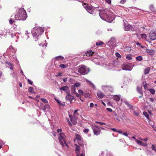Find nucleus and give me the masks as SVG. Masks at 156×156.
Instances as JSON below:
<instances>
[{"instance_id": "14", "label": "nucleus", "mask_w": 156, "mask_h": 156, "mask_svg": "<svg viewBox=\"0 0 156 156\" xmlns=\"http://www.w3.org/2000/svg\"><path fill=\"white\" fill-rule=\"evenodd\" d=\"M67 95L66 97V99L70 101V103H72V100L74 99L73 97L70 95L69 93L67 94Z\"/></svg>"}, {"instance_id": "60", "label": "nucleus", "mask_w": 156, "mask_h": 156, "mask_svg": "<svg viewBox=\"0 0 156 156\" xmlns=\"http://www.w3.org/2000/svg\"><path fill=\"white\" fill-rule=\"evenodd\" d=\"M134 114L136 116H138L139 115V114L138 112H134Z\"/></svg>"}, {"instance_id": "7", "label": "nucleus", "mask_w": 156, "mask_h": 156, "mask_svg": "<svg viewBox=\"0 0 156 156\" xmlns=\"http://www.w3.org/2000/svg\"><path fill=\"white\" fill-rule=\"evenodd\" d=\"M102 89L105 92L110 91L112 92L113 88L110 85H104L101 86Z\"/></svg>"}, {"instance_id": "38", "label": "nucleus", "mask_w": 156, "mask_h": 156, "mask_svg": "<svg viewBox=\"0 0 156 156\" xmlns=\"http://www.w3.org/2000/svg\"><path fill=\"white\" fill-rule=\"evenodd\" d=\"M141 37L143 39H146L147 37V36L145 34H142L141 35Z\"/></svg>"}, {"instance_id": "9", "label": "nucleus", "mask_w": 156, "mask_h": 156, "mask_svg": "<svg viewBox=\"0 0 156 156\" xmlns=\"http://www.w3.org/2000/svg\"><path fill=\"white\" fill-rule=\"evenodd\" d=\"M122 66L123 70L130 71L133 68L130 64L129 63H123Z\"/></svg>"}, {"instance_id": "40", "label": "nucleus", "mask_w": 156, "mask_h": 156, "mask_svg": "<svg viewBox=\"0 0 156 156\" xmlns=\"http://www.w3.org/2000/svg\"><path fill=\"white\" fill-rule=\"evenodd\" d=\"M80 85V84L79 83H76L74 84L73 86V87H79Z\"/></svg>"}, {"instance_id": "5", "label": "nucleus", "mask_w": 156, "mask_h": 156, "mask_svg": "<svg viewBox=\"0 0 156 156\" xmlns=\"http://www.w3.org/2000/svg\"><path fill=\"white\" fill-rule=\"evenodd\" d=\"M83 6L87 11L91 14H93L95 10V8L93 6L89 5H86V3H84Z\"/></svg>"}, {"instance_id": "21", "label": "nucleus", "mask_w": 156, "mask_h": 156, "mask_svg": "<svg viewBox=\"0 0 156 156\" xmlns=\"http://www.w3.org/2000/svg\"><path fill=\"white\" fill-rule=\"evenodd\" d=\"M94 52L92 51L91 50H90L85 53L86 55L88 56H91L94 53Z\"/></svg>"}, {"instance_id": "25", "label": "nucleus", "mask_w": 156, "mask_h": 156, "mask_svg": "<svg viewBox=\"0 0 156 156\" xmlns=\"http://www.w3.org/2000/svg\"><path fill=\"white\" fill-rule=\"evenodd\" d=\"M150 70V68L147 67L144 70V74H147L149 73Z\"/></svg>"}, {"instance_id": "15", "label": "nucleus", "mask_w": 156, "mask_h": 156, "mask_svg": "<svg viewBox=\"0 0 156 156\" xmlns=\"http://www.w3.org/2000/svg\"><path fill=\"white\" fill-rule=\"evenodd\" d=\"M69 117L70 118V119L71 122L73 124H76L77 123V121L76 120V117L75 118L73 117L72 115H69Z\"/></svg>"}, {"instance_id": "19", "label": "nucleus", "mask_w": 156, "mask_h": 156, "mask_svg": "<svg viewBox=\"0 0 156 156\" xmlns=\"http://www.w3.org/2000/svg\"><path fill=\"white\" fill-rule=\"evenodd\" d=\"M97 95L99 98H102L104 96V94L101 91H99L97 93Z\"/></svg>"}, {"instance_id": "16", "label": "nucleus", "mask_w": 156, "mask_h": 156, "mask_svg": "<svg viewBox=\"0 0 156 156\" xmlns=\"http://www.w3.org/2000/svg\"><path fill=\"white\" fill-rule=\"evenodd\" d=\"M136 141L137 144L142 146H146L147 145L146 143H144L143 142L138 140H136Z\"/></svg>"}, {"instance_id": "39", "label": "nucleus", "mask_w": 156, "mask_h": 156, "mask_svg": "<svg viewBox=\"0 0 156 156\" xmlns=\"http://www.w3.org/2000/svg\"><path fill=\"white\" fill-rule=\"evenodd\" d=\"M152 149L156 152V146L154 144H152L151 147Z\"/></svg>"}, {"instance_id": "55", "label": "nucleus", "mask_w": 156, "mask_h": 156, "mask_svg": "<svg viewBox=\"0 0 156 156\" xmlns=\"http://www.w3.org/2000/svg\"><path fill=\"white\" fill-rule=\"evenodd\" d=\"M136 44L137 45V46H140V47L141 48H143V47L142 46H141L140 45V44L138 42H136Z\"/></svg>"}, {"instance_id": "41", "label": "nucleus", "mask_w": 156, "mask_h": 156, "mask_svg": "<svg viewBox=\"0 0 156 156\" xmlns=\"http://www.w3.org/2000/svg\"><path fill=\"white\" fill-rule=\"evenodd\" d=\"M144 115L147 119L149 118V115L146 112H143Z\"/></svg>"}, {"instance_id": "12", "label": "nucleus", "mask_w": 156, "mask_h": 156, "mask_svg": "<svg viewBox=\"0 0 156 156\" xmlns=\"http://www.w3.org/2000/svg\"><path fill=\"white\" fill-rule=\"evenodd\" d=\"M149 37L151 40H154L156 39V33L151 31L149 34Z\"/></svg>"}, {"instance_id": "42", "label": "nucleus", "mask_w": 156, "mask_h": 156, "mask_svg": "<svg viewBox=\"0 0 156 156\" xmlns=\"http://www.w3.org/2000/svg\"><path fill=\"white\" fill-rule=\"evenodd\" d=\"M86 81L89 84L91 85L93 87H95L94 85L91 82L88 80H86Z\"/></svg>"}, {"instance_id": "3", "label": "nucleus", "mask_w": 156, "mask_h": 156, "mask_svg": "<svg viewBox=\"0 0 156 156\" xmlns=\"http://www.w3.org/2000/svg\"><path fill=\"white\" fill-rule=\"evenodd\" d=\"M44 30L41 27H34L32 30L31 32L34 37H38L43 32Z\"/></svg>"}, {"instance_id": "48", "label": "nucleus", "mask_w": 156, "mask_h": 156, "mask_svg": "<svg viewBox=\"0 0 156 156\" xmlns=\"http://www.w3.org/2000/svg\"><path fill=\"white\" fill-rule=\"evenodd\" d=\"M126 2V0H121L120 2V3L124 4Z\"/></svg>"}, {"instance_id": "33", "label": "nucleus", "mask_w": 156, "mask_h": 156, "mask_svg": "<svg viewBox=\"0 0 156 156\" xmlns=\"http://www.w3.org/2000/svg\"><path fill=\"white\" fill-rule=\"evenodd\" d=\"M41 100L44 103H48V101L46 99L44 98H41Z\"/></svg>"}, {"instance_id": "58", "label": "nucleus", "mask_w": 156, "mask_h": 156, "mask_svg": "<svg viewBox=\"0 0 156 156\" xmlns=\"http://www.w3.org/2000/svg\"><path fill=\"white\" fill-rule=\"evenodd\" d=\"M150 101L151 102H154V100L152 98H150Z\"/></svg>"}, {"instance_id": "50", "label": "nucleus", "mask_w": 156, "mask_h": 156, "mask_svg": "<svg viewBox=\"0 0 156 156\" xmlns=\"http://www.w3.org/2000/svg\"><path fill=\"white\" fill-rule=\"evenodd\" d=\"M122 134L126 136H127L129 135V134L127 133V132L123 133Z\"/></svg>"}, {"instance_id": "11", "label": "nucleus", "mask_w": 156, "mask_h": 156, "mask_svg": "<svg viewBox=\"0 0 156 156\" xmlns=\"http://www.w3.org/2000/svg\"><path fill=\"white\" fill-rule=\"evenodd\" d=\"M124 29L125 31H133L134 29L133 27L128 23H124Z\"/></svg>"}, {"instance_id": "56", "label": "nucleus", "mask_w": 156, "mask_h": 156, "mask_svg": "<svg viewBox=\"0 0 156 156\" xmlns=\"http://www.w3.org/2000/svg\"><path fill=\"white\" fill-rule=\"evenodd\" d=\"M98 123L101 126L105 125V123L103 122H98Z\"/></svg>"}, {"instance_id": "24", "label": "nucleus", "mask_w": 156, "mask_h": 156, "mask_svg": "<svg viewBox=\"0 0 156 156\" xmlns=\"http://www.w3.org/2000/svg\"><path fill=\"white\" fill-rule=\"evenodd\" d=\"M28 91L32 93L35 94V92L34 91L33 88L32 87H30L28 88Z\"/></svg>"}, {"instance_id": "46", "label": "nucleus", "mask_w": 156, "mask_h": 156, "mask_svg": "<svg viewBox=\"0 0 156 156\" xmlns=\"http://www.w3.org/2000/svg\"><path fill=\"white\" fill-rule=\"evenodd\" d=\"M115 55L116 56L119 58H121V56L120 54L118 52H116L115 53Z\"/></svg>"}, {"instance_id": "26", "label": "nucleus", "mask_w": 156, "mask_h": 156, "mask_svg": "<svg viewBox=\"0 0 156 156\" xmlns=\"http://www.w3.org/2000/svg\"><path fill=\"white\" fill-rule=\"evenodd\" d=\"M67 66H68V65H66V64L65 65V64H62L60 65H59V67H60L61 68H62V69L66 68L67 67Z\"/></svg>"}, {"instance_id": "36", "label": "nucleus", "mask_w": 156, "mask_h": 156, "mask_svg": "<svg viewBox=\"0 0 156 156\" xmlns=\"http://www.w3.org/2000/svg\"><path fill=\"white\" fill-rule=\"evenodd\" d=\"M126 58L127 59L129 60H131L132 59V58L131 55H128L126 57Z\"/></svg>"}, {"instance_id": "62", "label": "nucleus", "mask_w": 156, "mask_h": 156, "mask_svg": "<svg viewBox=\"0 0 156 156\" xmlns=\"http://www.w3.org/2000/svg\"><path fill=\"white\" fill-rule=\"evenodd\" d=\"M63 80L64 82H66L67 81V79L66 78H65L63 79Z\"/></svg>"}, {"instance_id": "61", "label": "nucleus", "mask_w": 156, "mask_h": 156, "mask_svg": "<svg viewBox=\"0 0 156 156\" xmlns=\"http://www.w3.org/2000/svg\"><path fill=\"white\" fill-rule=\"evenodd\" d=\"M2 141L0 140V149L2 147Z\"/></svg>"}, {"instance_id": "34", "label": "nucleus", "mask_w": 156, "mask_h": 156, "mask_svg": "<svg viewBox=\"0 0 156 156\" xmlns=\"http://www.w3.org/2000/svg\"><path fill=\"white\" fill-rule=\"evenodd\" d=\"M103 42L102 41H98L96 42V45L97 46L101 45L103 44Z\"/></svg>"}, {"instance_id": "31", "label": "nucleus", "mask_w": 156, "mask_h": 156, "mask_svg": "<svg viewBox=\"0 0 156 156\" xmlns=\"http://www.w3.org/2000/svg\"><path fill=\"white\" fill-rule=\"evenodd\" d=\"M149 91L150 93L152 94H154L155 93V90L154 89H151L149 90Z\"/></svg>"}, {"instance_id": "49", "label": "nucleus", "mask_w": 156, "mask_h": 156, "mask_svg": "<svg viewBox=\"0 0 156 156\" xmlns=\"http://www.w3.org/2000/svg\"><path fill=\"white\" fill-rule=\"evenodd\" d=\"M27 81L28 83L31 85H32L33 83L29 79H28Z\"/></svg>"}, {"instance_id": "29", "label": "nucleus", "mask_w": 156, "mask_h": 156, "mask_svg": "<svg viewBox=\"0 0 156 156\" xmlns=\"http://www.w3.org/2000/svg\"><path fill=\"white\" fill-rule=\"evenodd\" d=\"M136 59L137 61H141L142 60L143 58L141 56H138L136 57Z\"/></svg>"}, {"instance_id": "37", "label": "nucleus", "mask_w": 156, "mask_h": 156, "mask_svg": "<svg viewBox=\"0 0 156 156\" xmlns=\"http://www.w3.org/2000/svg\"><path fill=\"white\" fill-rule=\"evenodd\" d=\"M124 102L126 105H127L130 108H131L132 107V106L131 105H130L128 102L126 101H124Z\"/></svg>"}, {"instance_id": "51", "label": "nucleus", "mask_w": 156, "mask_h": 156, "mask_svg": "<svg viewBox=\"0 0 156 156\" xmlns=\"http://www.w3.org/2000/svg\"><path fill=\"white\" fill-rule=\"evenodd\" d=\"M78 93L80 94H81L82 95H83V91L81 90H78Z\"/></svg>"}, {"instance_id": "54", "label": "nucleus", "mask_w": 156, "mask_h": 156, "mask_svg": "<svg viewBox=\"0 0 156 156\" xmlns=\"http://www.w3.org/2000/svg\"><path fill=\"white\" fill-rule=\"evenodd\" d=\"M106 110L108 111H109L110 112H112V110L110 108H106Z\"/></svg>"}, {"instance_id": "45", "label": "nucleus", "mask_w": 156, "mask_h": 156, "mask_svg": "<svg viewBox=\"0 0 156 156\" xmlns=\"http://www.w3.org/2000/svg\"><path fill=\"white\" fill-rule=\"evenodd\" d=\"M71 90L73 93H74L76 92L75 89L74 87H73V86L71 87Z\"/></svg>"}, {"instance_id": "53", "label": "nucleus", "mask_w": 156, "mask_h": 156, "mask_svg": "<svg viewBox=\"0 0 156 156\" xmlns=\"http://www.w3.org/2000/svg\"><path fill=\"white\" fill-rule=\"evenodd\" d=\"M44 106L45 107H46L47 108H49V106L48 104H45V105H44Z\"/></svg>"}, {"instance_id": "6", "label": "nucleus", "mask_w": 156, "mask_h": 156, "mask_svg": "<svg viewBox=\"0 0 156 156\" xmlns=\"http://www.w3.org/2000/svg\"><path fill=\"white\" fill-rule=\"evenodd\" d=\"M66 137V136L64 133H60V137L58 138V140H59L60 144L62 147L64 146V143H65V144L67 146V144L65 141V138Z\"/></svg>"}, {"instance_id": "23", "label": "nucleus", "mask_w": 156, "mask_h": 156, "mask_svg": "<svg viewBox=\"0 0 156 156\" xmlns=\"http://www.w3.org/2000/svg\"><path fill=\"white\" fill-rule=\"evenodd\" d=\"M113 99L117 101H119L120 99V96H118L117 95H114L113 97Z\"/></svg>"}, {"instance_id": "44", "label": "nucleus", "mask_w": 156, "mask_h": 156, "mask_svg": "<svg viewBox=\"0 0 156 156\" xmlns=\"http://www.w3.org/2000/svg\"><path fill=\"white\" fill-rule=\"evenodd\" d=\"M112 66L113 64H111L109 65V66L107 67V69H111L112 68Z\"/></svg>"}, {"instance_id": "43", "label": "nucleus", "mask_w": 156, "mask_h": 156, "mask_svg": "<svg viewBox=\"0 0 156 156\" xmlns=\"http://www.w3.org/2000/svg\"><path fill=\"white\" fill-rule=\"evenodd\" d=\"M15 22V21L14 20L12 19H10L9 20V23L10 24H12L13 23Z\"/></svg>"}, {"instance_id": "32", "label": "nucleus", "mask_w": 156, "mask_h": 156, "mask_svg": "<svg viewBox=\"0 0 156 156\" xmlns=\"http://www.w3.org/2000/svg\"><path fill=\"white\" fill-rule=\"evenodd\" d=\"M131 50V48L129 47H126L124 49V51H128Z\"/></svg>"}, {"instance_id": "4", "label": "nucleus", "mask_w": 156, "mask_h": 156, "mask_svg": "<svg viewBox=\"0 0 156 156\" xmlns=\"http://www.w3.org/2000/svg\"><path fill=\"white\" fill-rule=\"evenodd\" d=\"M78 71L80 73L84 75L88 73L89 70L85 66L81 65L79 66Z\"/></svg>"}, {"instance_id": "64", "label": "nucleus", "mask_w": 156, "mask_h": 156, "mask_svg": "<svg viewBox=\"0 0 156 156\" xmlns=\"http://www.w3.org/2000/svg\"><path fill=\"white\" fill-rule=\"evenodd\" d=\"M76 156H84L83 154H80V155H79V154H78V155L76 154Z\"/></svg>"}, {"instance_id": "13", "label": "nucleus", "mask_w": 156, "mask_h": 156, "mask_svg": "<svg viewBox=\"0 0 156 156\" xmlns=\"http://www.w3.org/2000/svg\"><path fill=\"white\" fill-rule=\"evenodd\" d=\"M59 90L65 91L67 94L69 93V88L67 86H65L60 87L59 88Z\"/></svg>"}, {"instance_id": "63", "label": "nucleus", "mask_w": 156, "mask_h": 156, "mask_svg": "<svg viewBox=\"0 0 156 156\" xmlns=\"http://www.w3.org/2000/svg\"><path fill=\"white\" fill-rule=\"evenodd\" d=\"M111 129L114 131H115V132H117V130L116 129H115V128H112Z\"/></svg>"}, {"instance_id": "35", "label": "nucleus", "mask_w": 156, "mask_h": 156, "mask_svg": "<svg viewBox=\"0 0 156 156\" xmlns=\"http://www.w3.org/2000/svg\"><path fill=\"white\" fill-rule=\"evenodd\" d=\"M76 139L78 140H81V136L78 135H76Z\"/></svg>"}, {"instance_id": "22", "label": "nucleus", "mask_w": 156, "mask_h": 156, "mask_svg": "<svg viewBox=\"0 0 156 156\" xmlns=\"http://www.w3.org/2000/svg\"><path fill=\"white\" fill-rule=\"evenodd\" d=\"M137 91L140 94H143L142 91V87H141L137 86Z\"/></svg>"}, {"instance_id": "30", "label": "nucleus", "mask_w": 156, "mask_h": 156, "mask_svg": "<svg viewBox=\"0 0 156 156\" xmlns=\"http://www.w3.org/2000/svg\"><path fill=\"white\" fill-rule=\"evenodd\" d=\"M56 59L57 60H62L64 59V57L61 56H58L56 57Z\"/></svg>"}, {"instance_id": "10", "label": "nucleus", "mask_w": 156, "mask_h": 156, "mask_svg": "<svg viewBox=\"0 0 156 156\" xmlns=\"http://www.w3.org/2000/svg\"><path fill=\"white\" fill-rule=\"evenodd\" d=\"M92 128L94 134L98 135L100 134L101 130L97 126L95 125L93 126Z\"/></svg>"}, {"instance_id": "57", "label": "nucleus", "mask_w": 156, "mask_h": 156, "mask_svg": "<svg viewBox=\"0 0 156 156\" xmlns=\"http://www.w3.org/2000/svg\"><path fill=\"white\" fill-rule=\"evenodd\" d=\"M94 104L93 103H90V108H92L94 107Z\"/></svg>"}, {"instance_id": "8", "label": "nucleus", "mask_w": 156, "mask_h": 156, "mask_svg": "<svg viewBox=\"0 0 156 156\" xmlns=\"http://www.w3.org/2000/svg\"><path fill=\"white\" fill-rule=\"evenodd\" d=\"M107 44L112 48L115 47L116 46L115 38H111V40L108 41Z\"/></svg>"}, {"instance_id": "59", "label": "nucleus", "mask_w": 156, "mask_h": 156, "mask_svg": "<svg viewBox=\"0 0 156 156\" xmlns=\"http://www.w3.org/2000/svg\"><path fill=\"white\" fill-rule=\"evenodd\" d=\"M51 133L52 134V135L53 136H56V132H53Z\"/></svg>"}, {"instance_id": "47", "label": "nucleus", "mask_w": 156, "mask_h": 156, "mask_svg": "<svg viewBox=\"0 0 156 156\" xmlns=\"http://www.w3.org/2000/svg\"><path fill=\"white\" fill-rule=\"evenodd\" d=\"M89 131V129H84L83 130V131L86 134Z\"/></svg>"}, {"instance_id": "27", "label": "nucleus", "mask_w": 156, "mask_h": 156, "mask_svg": "<svg viewBox=\"0 0 156 156\" xmlns=\"http://www.w3.org/2000/svg\"><path fill=\"white\" fill-rule=\"evenodd\" d=\"M150 9L151 11L154 12H155V9L154 8L153 5H151L150 6Z\"/></svg>"}, {"instance_id": "2", "label": "nucleus", "mask_w": 156, "mask_h": 156, "mask_svg": "<svg viewBox=\"0 0 156 156\" xmlns=\"http://www.w3.org/2000/svg\"><path fill=\"white\" fill-rule=\"evenodd\" d=\"M27 17V14L23 8L20 9L17 14L15 16L16 20H24Z\"/></svg>"}, {"instance_id": "28", "label": "nucleus", "mask_w": 156, "mask_h": 156, "mask_svg": "<svg viewBox=\"0 0 156 156\" xmlns=\"http://www.w3.org/2000/svg\"><path fill=\"white\" fill-rule=\"evenodd\" d=\"M78 111V110H75L74 111V112L73 113V117L74 118H76V116L78 115V113H77V112Z\"/></svg>"}, {"instance_id": "52", "label": "nucleus", "mask_w": 156, "mask_h": 156, "mask_svg": "<svg viewBox=\"0 0 156 156\" xmlns=\"http://www.w3.org/2000/svg\"><path fill=\"white\" fill-rule=\"evenodd\" d=\"M105 1L108 4H110L111 3V0H105Z\"/></svg>"}, {"instance_id": "1", "label": "nucleus", "mask_w": 156, "mask_h": 156, "mask_svg": "<svg viewBox=\"0 0 156 156\" xmlns=\"http://www.w3.org/2000/svg\"><path fill=\"white\" fill-rule=\"evenodd\" d=\"M99 10L100 11L99 16L103 20L109 23L112 22L114 18L111 15L109 14V12L108 9H103Z\"/></svg>"}, {"instance_id": "18", "label": "nucleus", "mask_w": 156, "mask_h": 156, "mask_svg": "<svg viewBox=\"0 0 156 156\" xmlns=\"http://www.w3.org/2000/svg\"><path fill=\"white\" fill-rule=\"evenodd\" d=\"M76 146V154L77 155L79 154H80V147L77 144H75Z\"/></svg>"}, {"instance_id": "20", "label": "nucleus", "mask_w": 156, "mask_h": 156, "mask_svg": "<svg viewBox=\"0 0 156 156\" xmlns=\"http://www.w3.org/2000/svg\"><path fill=\"white\" fill-rule=\"evenodd\" d=\"M55 101L59 105L62 107H64L65 106L64 102H61V101L57 99H55Z\"/></svg>"}, {"instance_id": "17", "label": "nucleus", "mask_w": 156, "mask_h": 156, "mask_svg": "<svg viewBox=\"0 0 156 156\" xmlns=\"http://www.w3.org/2000/svg\"><path fill=\"white\" fill-rule=\"evenodd\" d=\"M146 52L149 55H153L154 53V51L152 50L147 49Z\"/></svg>"}]
</instances>
